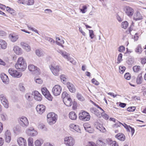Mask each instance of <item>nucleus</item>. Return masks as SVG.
<instances>
[{"instance_id":"obj_3","label":"nucleus","mask_w":146,"mask_h":146,"mask_svg":"<svg viewBox=\"0 0 146 146\" xmlns=\"http://www.w3.org/2000/svg\"><path fill=\"white\" fill-rule=\"evenodd\" d=\"M18 121L20 125L23 127H26L29 125V121L25 117L23 116L19 118Z\"/></svg>"},{"instance_id":"obj_39","label":"nucleus","mask_w":146,"mask_h":146,"mask_svg":"<svg viewBox=\"0 0 146 146\" xmlns=\"http://www.w3.org/2000/svg\"><path fill=\"white\" fill-rule=\"evenodd\" d=\"M19 88L21 91L23 92H25V89L24 86V85L22 83H21L19 84Z\"/></svg>"},{"instance_id":"obj_48","label":"nucleus","mask_w":146,"mask_h":146,"mask_svg":"<svg viewBox=\"0 0 146 146\" xmlns=\"http://www.w3.org/2000/svg\"><path fill=\"white\" fill-rule=\"evenodd\" d=\"M1 118L2 120L5 121L7 118V117L6 114L5 113H3L1 114Z\"/></svg>"},{"instance_id":"obj_61","label":"nucleus","mask_w":146,"mask_h":146,"mask_svg":"<svg viewBox=\"0 0 146 146\" xmlns=\"http://www.w3.org/2000/svg\"><path fill=\"white\" fill-rule=\"evenodd\" d=\"M35 81L36 83L38 84H42V80L39 78H38L35 79Z\"/></svg>"},{"instance_id":"obj_43","label":"nucleus","mask_w":146,"mask_h":146,"mask_svg":"<svg viewBox=\"0 0 146 146\" xmlns=\"http://www.w3.org/2000/svg\"><path fill=\"white\" fill-rule=\"evenodd\" d=\"M128 25V23L127 21L122 22L121 23L122 28L126 29Z\"/></svg>"},{"instance_id":"obj_24","label":"nucleus","mask_w":146,"mask_h":146,"mask_svg":"<svg viewBox=\"0 0 146 146\" xmlns=\"http://www.w3.org/2000/svg\"><path fill=\"white\" fill-rule=\"evenodd\" d=\"M35 53L38 57L42 56L44 55L45 53L41 49H37L35 50Z\"/></svg>"},{"instance_id":"obj_60","label":"nucleus","mask_w":146,"mask_h":146,"mask_svg":"<svg viewBox=\"0 0 146 146\" xmlns=\"http://www.w3.org/2000/svg\"><path fill=\"white\" fill-rule=\"evenodd\" d=\"M125 47L122 46H120L118 49V50L120 52H123L125 50Z\"/></svg>"},{"instance_id":"obj_11","label":"nucleus","mask_w":146,"mask_h":146,"mask_svg":"<svg viewBox=\"0 0 146 146\" xmlns=\"http://www.w3.org/2000/svg\"><path fill=\"white\" fill-rule=\"evenodd\" d=\"M0 100L4 107L8 108L9 107L8 101L3 94L0 95Z\"/></svg>"},{"instance_id":"obj_14","label":"nucleus","mask_w":146,"mask_h":146,"mask_svg":"<svg viewBox=\"0 0 146 146\" xmlns=\"http://www.w3.org/2000/svg\"><path fill=\"white\" fill-rule=\"evenodd\" d=\"M46 107L43 105H38L36 108V109L37 112L40 114H42L45 111Z\"/></svg>"},{"instance_id":"obj_56","label":"nucleus","mask_w":146,"mask_h":146,"mask_svg":"<svg viewBox=\"0 0 146 146\" xmlns=\"http://www.w3.org/2000/svg\"><path fill=\"white\" fill-rule=\"evenodd\" d=\"M125 79L127 80H129L131 78V77L129 75V73H125L124 76Z\"/></svg>"},{"instance_id":"obj_20","label":"nucleus","mask_w":146,"mask_h":146,"mask_svg":"<svg viewBox=\"0 0 146 146\" xmlns=\"http://www.w3.org/2000/svg\"><path fill=\"white\" fill-rule=\"evenodd\" d=\"M13 50L17 54L21 55L22 54V49L17 46H15L13 47Z\"/></svg>"},{"instance_id":"obj_37","label":"nucleus","mask_w":146,"mask_h":146,"mask_svg":"<svg viewBox=\"0 0 146 146\" xmlns=\"http://www.w3.org/2000/svg\"><path fill=\"white\" fill-rule=\"evenodd\" d=\"M76 97L80 101H83L84 100V98L79 93H77Z\"/></svg>"},{"instance_id":"obj_9","label":"nucleus","mask_w":146,"mask_h":146,"mask_svg":"<svg viewBox=\"0 0 146 146\" xmlns=\"http://www.w3.org/2000/svg\"><path fill=\"white\" fill-rule=\"evenodd\" d=\"M42 93L45 97L48 100H52V97L49 91L45 87L41 89Z\"/></svg>"},{"instance_id":"obj_26","label":"nucleus","mask_w":146,"mask_h":146,"mask_svg":"<svg viewBox=\"0 0 146 146\" xmlns=\"http://www.w3.org/2000/svg\"><path fill=\"white\" fill-rule=\"evenodd\" d=\"M90 111L91 112L94 113L97 116L100 115V113L99 111L94 108H91L90 109Z\"/></svg>"},{"instance_id":"obj_53","label":"nucleus","mask_w":146,"mask_h":146,"mask_svg":"<svg viewBox=\"0 0 146 146\" xmlns=\"http://www.w3.org/2000/svg\"><path fill=\"white\" fill-rule=\"evenodd\" d=\"M90 36L91 38L92 39L94 37V31L92 30H89Z\"/></svg>"},{"instance_id":"obj_25","label":"nucleus","mask_w":146,"mask_h":146,"mask_svg":"<svg viewBox=\"0 0 146 146\" xmlns=\"http://www.w3.org/2000/svg\"><path fill=\"white\" fill-rule=\"evenodd\" d=\"M70 128L73 129L79 133L81 132V130L78 125L74 124H72L70 125Z\"/></svg>"},{"instance_id":"obj_40","label":"nucleus","mask_w":146,"mask_h":146,"mask_svg":"<svg viewBox=\"0 0 146 146\" xmlns=\"http://www.w3.org/2000/svg\"><path fill=\"white\" fill-rule=\"evenodd\" d=\"M28 145L29 146H33V139L30 137L28 139Z\"/></svg>"},{"instance_id":"obj_41","label":"nucleus","mask_w":146,"mask_h":146,"mask_svg":"<svg viewBox=\"0 0 146 146\" xmlns=\"http://www.w3.org/2000/svg\"><path fill=\"white\" fill-rule=\"evenodd\" d=\"M43 142L42 141H41L39 140H37L35 142V146H41Z\"/></svg>"},{"instance_id":"obj_6","label":"nucleus","mask_w":146,"mask_h":146,"mask_svg":"<svg viewBox=\"0 0 146 146\" xmlns=\"http://www.w3.org/2000/svg\"><path fill=\"white\" fill-rule=\"evenodd\" d=\"M9 74L11 76L19 78L22 75L21 72H19L17 70L13 68H10L8 70Z\"/></svg>"},{"instance_id":"obj_64","label":"nucleus","mask_w":146,"mask_h":146,"mask_svg":"<svg viewBox=\"0 0 146 146\" xmlns=\"http://www.w3.org/2000/svg\"><path fill=\"white\" fill-rule=\"evenodd\" d=\"M84 126L85 129L86 130L87 128H89L91 126L88 123H85L84 124Z\"/></svg>"},{"instance_id":"obj_45","label":"nucleus","mask_w":146,"mask_h":146,"mask_svg":"<svg viewBox=\"0 0 146 146\" xmlns=\"http://www.w3.org/2000/svg\"><path fill=\"white\" fill-rule=\"evenodd\" d=\"M38 128L43 129L44 130L46 131L47 128L42 123H40L38 125Z\"/></svg>"},{"instance_id":"obj_36","label":"nucleus","mask_w":146,"mask_h":146,"mask_svg":"<svg viewBox=\"0 0 146 146\" xmlns=\"http://www.w3.org/2000/svg\"><path fill=\"white\" fill-rule=\"evenodd\" d=\"M31 94L29 93H27L25 95L26 98L29 101H31L32 100V97L31 96Z\"/></svg>"},{"instance_id":"obj_55","label":"nucleus","mask_w":146,"mask_h":146,"mask_svg":"<svg viewBox=\"0 0 146 146\" xmlns=\"http://www.w3.org/2000/svg\"><path fill=\"white\" fill-rule=\"evenodd\" d=\"M122 57V55L121 53H120L118 57L117 61L118 62H117V63H119L121 62Z\"/></svg>"},{"instance_id":"obj_35","label":"nucleus","mask_w":146,"mask_h":146,"mask_svg":"<svg viewBox=\"0 0 146 146\" xmlns=\"http://www.w3.org/2000/svg\"><path fill=\"white\" fill-rule=\"evenodd\" d=\"M57 51L58 53L61 54L64 58H65V57H67L66 55L68 54V53L66 52L63 51L61 50H57Z\"/></svg>"},{"instance_id":"obj_44","label":"nucleus","mask_w":146,"mask_h":146,"mask_svg":"<svg viewBox=\"0 0 146 146\" xmlns=\"http://www.w3.org/2000/svg\"><path fill=\"white\" fill-rule=\"evenodd\" d=\"M70 97L69 95L66 92H64L62 94V97L63 98V100H64V98H68Z\"/></svg>"},{"instance_id":"obj_54","label":"nucleus","mask_w":146,"mask_h":146,"mask_svg":"<svg viewBox=\"0 0 146 146\" xmlns=\"http://www.w3.org/2000/svg\"><path fill=\"white\" fill-rule=\"evenodd\" d=\"M117 121V122H116L115 124L113 125L114 127H120L121 125H122V123H121Z\"/></svg>"},{"instance_id":"obj_2","label":"nucleus","mask_w":146,"mask_h":146,"mask_svg":"<svg viewBox=\"0 0 146 146\" xmlns=\"http://www.w3.org/2000/svg\"><path fill=\"white\" fill-rule=\"evenodd\" d=\"M57 117V115L54 113H49L47 115V121L50 125H52L56 122Z\"/></svg>"},{"instance_id":"obj_15","label":"nucleus","mask_w":146,"mask_h":146,"mask_svg":"<svg viewBox=\"0 0 146 146\" xmlns=\"http://www.w3.org/2000/svg\"><path fill=\"white\" fill-rule=\"evenodd\" d=\"M26 132L28 135L31 136H34L37 134V131L34 130L33 128L27 129Z\"/></svg>"},{"instance_id":"obj_52","label":"nucleus","mask_w":146,"mask_h":146,"mask_svg":"<svg viewBox=\"0 0 146 146\" xmlns=\"http://www.w3.org/2000/svg\"><path fill=\"white\" fill-rule=\"evenodd\" d=\"M136 109V108L135 107H128L127 110L129 111H134Z\"/></svg>"},{"instance_id":"obj_47","label":"nucleus","mask_w":146,"mask_h":146,"mask_svg":"<svg viewBox=\"0 0 146 146\" xmlns=\"http://www.w3.org/2000/svg\"><path fill=\"white\" fill-rule=\"evenodd\" d=\"M85 130L90 133H94V129L91 126L89 128H87Z\"/></svg>"},{"instance_id":"obj_42","label":"nucleus","mask_w":146,"mask_h":146,"mask_svg":"<svg viewBox=\"0 0 146 146\" xmlns=\"http://www.w3.org/2000/svg\"><path fill=\"white\" fill-rule=\"evenodd\" d=\"M60 78L61 81L64 84H65L66 83V78L65 77L64 75H62L60 76Z\"/></svg>"},{"instance_id":"obj_10","label":"nucleus","mask_w":146,"mask_h":146,"mask_svg":"<svg viewBox=\"0 0 146 146\" xmlns=\"http://www.w3.org/2000/svg\"><path fill=\"white\" fill-rule=\"evenodd\" d=\"M65 143L68 146H73L74 143V140L71 137H66L64 138Z\"/></svg>"},{"instance_id":"obj_57","label":"nucleus","mask_w":146,"mask_h":146,"mask_svg":"<svg viewBox=\"0 0 146 146\" xmlns=\"http://www.w3.org/2000/svg\"><path fill=\"white\" fill-rule=\"evenodd\" d=\"M11 134L9 130H7L5 133V137H11Z\"/></svg>"},{"instance_id":"obj_51","label":"nucleus","mask_w":146,"mask_h":146,"mask_svg":"<svg viewBox=\"0 0 146 146\" xmlns=\"http://www.w3.org/2000/svg\"><path fill=\"white\" fill-rule=\"evenodd\" d=\"M34 0H27V5H33L34 3Z\"/></svg>"},{"instance_id":"obj_63","label":"nucleus","mask_w":146,"mask_h":146,"mask_svg":"<svg viewBox=\"0 0 146 146\" xmlns=\"http://www.w3.org/2000/svg\"><path fill=\"white\" fill-rule=\"evenodd\" d=\"M88 146H97L95 143L92 141L88 142Z\"/></svg>"},{"instance_id":"obj_30","label":"nucleus","mask_w":146,"mask_h":146,"mask_svg":"<svg viewBox=\"0 0 146 146\" xmlns=\"http://www.w3.org/2000/svg\"><path fill=\"white\" fill-rule=\"evenodd\" d=\"M0 45L2 49H5L7 47V43L4 40H0Z\"/></svg>"},{"instance_id":"obj_34","label":"nucleus","mask_w":146,"mask_h":146,"mask_svg":"<svg viewBox=\"0 0 146 146\" xmlns=\"http://www.w3.org/2000/svg\"><path fill=\"white\" fill-rule=\"evenodd\" d=\"M133 70L135 72H138L139 71L141 70V67L138 66H135L133 68Z\"/></svg>"},{"instance_id":"obj_4","label":"nucleus","mask_w":146,"mask_h":146,"mask_svg":"<svg viewBox=\"0 0 146 146\" xmlns=\"http://www.w3.org/2000/svg\"><path fill=\"white\" fill-rule=\"evenodd\" d=\"M28 69L32 73L35 75L40 74V70L39 68L32 64L29 65L28 67Z\"/></svg>"},{"instance_id":"obj_27","label":"nucleus","mask_w":146,"mask_h":146,"mask_svg":"<svg viewBox=\"0 0 146 146\" xmlns=\"http://www.w3.org/2000/svg\"><path fill=\"white\" fill-rule=\"evenodd\" d=\"M142 19V17L139 11H137L133 19L135 21L139 20Z\"/></svg>"},{"instance_id":"obj_5","label":"nucleus","mask_w":146,"mask_h":146,"mask_svg":"<svg viewBox=\"0 0 146 146\" xmlns=\"http://www.w3.org/2000/svg\"><path fill=\"white\" fill-rule=\"evenodd\" d=\"M53 74L55 76L59 75V72L61 70V69L59 66H54L51 65L49 66Z\"/></svg>"},{"instance_id":"obj_38","label":"nucleus","mask_w":146,"mask_h":146,"mask_svg":"<svg viewBox=\"0 0 146 146\" xmlns=\"http://www.w3.org/2000/svg\"><path fill=\"white\" fill-rule=\"evenodd\" d=\"M96 142L98 146H106L105 143L101 140H98Z\"/></svg>"},{"instance_id":"obj_31","label":"nucleus","mask_w":146,"mask_h":146,"mask_svg":"<svg viewBox=\"0 0 146 146\" xmlns=\"http://www.w3.org/2000/svg\"><path fill=\"white\" fill-rule=\"evenodd\" d=\"M96 128L102 132H105L106 131L105 128L103 126L100 124L98 125H97L96 127Z\"/></svg>"},{"instance_id":"obj_29","label":"nucleus","mask_w":146,"mask_h":146,"mask_svg":"<svg viewBox=\"0 0 146 146\" xmlns=\"http://www.w3.org/2000/svg\"><path fill=\"white\" fill-rule=\"evenodd\" d=\"M142 73L139 74L137 77L136 82L137 84H141L142 82L143 78L142 76Z\"/></svg>"},{"instance_id":"obj_23","label":"nucleus","mask_w":146,"mask_h":146,"mask_svg":"<svg viewBox=\"0 0 146 146\" xmlns=\"http://www.w3.org/2000/svg\"><path fill=\"white\" fill-rule=\"evenodd\" d=\"M115 137L121 141H124L125 139V135L122 133H119L115 135Z\"/></svg>"},{"instance_id":"obj_50","label":"nucleus","mask_w":146,"mask_h":146,"mask_svg":"<svg viewBox=\"0 0 146 146\" xmlns=\"http://www.w3.org/2000/svg\"><path fill=\"white\" fill-rule=\"evenodd\" d=\"M45 39L46 40L50 42L51 43H54L55 42V41L52 38L49 37H45Z\"/></svg>"},{"instance_id":"obj_21","label":"nucleus","mask_w":146,"mask_h":146,"mask_svg":"<svg viewBox=\"0 0 146 146\" xmlns=\"http://www.w3.org/2000/svg\"><path fill=\"white\" fill-rule=\"evenodd\" d=\"M21 46L27 52L31 50L30 46L27 44L23 42L20 43Z\"/></svg>"},{"instance_id":"obj_62","label":"nucleus","mask_w":146,"mask_h":146,"mask_svg":"<svg viewBox=\"0 0 146 146\" xmlns=\"http://www.w3.org/2000/svg\"><path fill=\"white\" fill-rule=\"evenodd\" d=\"M92 82L93 84H94L96 85H98L99 84V82L94 78L92 80Z\"/></svg>"},{"instance_id":"obj_1","label":"nucleus","mask_w":146,"mask_h":146,"mask_svg":"<svg viewBox=\"0 0 146 146\" xmlns=\"http://www.w3.org/2000/svg\"><path fill=\"white\" fill-rule=\"evenodd\" d=\"M26 63L23 58H19L15 64V67L17 69H19L21 71H24L27 68Z\"/></svg>"},{"instance_id":"obj_16","label":"nucleus","mask_w":146,"mask_h":146,"mask_svg":"<svg viewBox=\"0 0 146 146\" xmlns=\"http://www.w3.org/2000/svg\"><path fill=\"white\" fill-rule=\"evenodd\" d=\"M17 141L20 146H26L27 142L26 140L22 137H20L17 139Z\"/></svg>"},{"instance_id":"obj_22","label":"nucleus","mask_w":146,"mask_h":146,"mask_svg":"<svg viewBox=\"0 0 146 146\" xmlns=\"http://www.w3.org/2000/svg\"><path fill=\"white\" fill-rule=\"evenodd\" d=\"M1 77L3 82L6 84L8 83L9 80L8 76L5 74H2Z\"/></svg>"},{"instance_id":"obj_13","label":"nucleus","mask_w":146,"mask_h":146,"mask_svg":"<svg viewBox=\"0 0 146 146\" xmlns=\"http://www.w3.org/2000/svg\"><path fill=\"white\" fill-rule=\"evenodd\" d=\"M125 13L129 17L132 16L134 12L133 9L129 6L125 7L124 9Z\"/></svg>"},{"instance_id":"obj_17","label":"nucleus","mask_w":146,"mask_h":146,"mask_svg":"<svg viewBox=\"0 0 146 146\" xmlns=\"http://www.w3.org/2000/svg\"><path fill=\"white\" fill-rule=\"evenodd\" d=\"M67 86L69 90L72 93L75 92L76 89L74 86L71 83L68 82L67 83Z\"/></svg>"},{"instance_id":"obj_46","label":"nucleus","mask_w":146,"mask_h":146,"mask_svg":"<svg viewBox=\"0 0 146 146\" xmlns=\"http://www.w3.org/2000/svg\"><path fill=\"white\" fill-rule=\"evenodd\" d=\"M119 72L121 74H122L124 72L126 69V68L124 66H120L119 67Z\"/></svg>"},{"instance_id":"obj_18","label":"nucleus","mask_w":146,"mask_h":146,"mask_svg":"<svg viewBox=\"0 0 146 146\" xmlns=\"http://www.w3.org/2000/svg\"><path fill=\"white\" fill-rule=\"evenodd\" d=\"M63 101L64 104L68 106H71L72 104V100L70 97L64 98Z\"/></svg>"},{"instance_id":"obj_28","label":"nucleus","mask_w":146,"mask_h":146,"mask_svg":"<svg viewBox=\"0 0 146 146\" xmlns=\"http://www.w3.org/2000/svg\"><path fill=\"white\" fill-rule=\"evenodd\" d=\"M69 117L72 120H75L77 118V115L74 111H71L69 113Z\"/></svg>"},{"instance_id":"obj_33","label":"nucleus","mask_w":146,"mask_h":146,"mask_svg":"<svg viewBox=\"0 0 146 146\" xmlns=\"http://www.w3.org/2000/svg\"><path fill=\"white\" fill-rule=\"evenodd\" d=\"M67 57H65V58L67 59L70 62L72 63L73 64H76V62L74 60L70 57L69 56L68 54V53L66 55Z\"/></svg>"},{"instance_id":"obj_19","label":"nucleus","mask_w":146,"mask_h":146,"mask_svg":"<svg viewBox=\"0 0 146 146\" xmlns=\"http://www.w3.org/2000/svg\"><path fill=\"white\" fill-rule=\"evenodd\" d=\"M34 98L35 100L38 101H41L42 100V96L39 92L36 91L34 92Z\"/></svg>"},{"instance_id":"obj_8","label":"nucleus","mask_w":146,"mask_h":146,"mask_svg":"<svg viewBox=\"0 0 146 146\" xmlns=\"http://www.w3.org/2000/svg\"><path fill=\"white\" fill-rule=\"evenodd\" d=\"M62 88L59 85H56L53 88L52 92L54 95L55 96H58L60 94L61 92Z\"/></svg>"},{"instance_id":"obj_32","label":"nucleus","mask_w":146,"mask_h":146,"mask_svg":"<svg viewBox=\"0 0 146 146\" xmlns=\"http://www.w3.org/2000/svg\"><path fill=\"white\" fill-rule=\"evenodd\" d=\"M135 52L138 53L140 54L141 53L142 50L141 45L140 44H139L135 48Z\"/></svg>"},{"instance_id":"obj_59","label":"nucleus","mask_w":146,"mask_h":146,"mask_svg":"<svg viewBox=\"0 0 146 146\" xmlns=\"http://www.w3.org/2000/svg\"><path fill=\"white\" fill-rule=\"evenodd\" d=\"M27 0H18V2L19 3L27 5Z\"/></svg>"},{"instance_id":"obj_49","label":"nucleus","mask_w":146,"mask_h":146,"mask_svg":"<svg viewBox=\"0 0 146 146\" xmlns=\"http://www.w3.org/2000/svg\"><path fill=\"white\" fill-rule=\"evenodd\" d=\"M110 142L109 143L110 144H112V146H118V144L116 143L115 141H112V140L110 139H108Z\"/></svg>"},{"instance_id":"obj_12","label":"nucleus","mask_w":146,"mask_h":146,"mask_svg":"<svg viewBox=\"0 0 146 146\" xmlns=\"http://www.w3.org/2000/svg\"><path fill=\"white\" fill-rule=\"evenodd\" d=\"M9 37L11 41L15 42L17 41L19 38V36L16 33H13L10 34Z\"/></svg>"},{"instance_id":"obj_7","label":"nucleus","mask_w":146,"mask_h":146,"mask_svg":"<svg viewBox=\"0 0 146 146\" xmlns=\"http://www.w3.org/2000/svg\"><path fill=\"white\" fill-rule=\"evenodd\" d=\"M79 119L84 121H89L90 119V116L89 113L85 111H83L81 113L79 114Z\"/></svg>"},{"instance_id":"obj_58","label":"nucleus","mask_w":146,"mask_h":146,"mask_svg":"<svg viewBox=\"0 0 146 146\" xmlns=\"http://www.w3.org/2000/svg\"><path fill=\"white\" fill-rule=\"evenodd\" d=\"M87 9V7L86 5H84L83 6L82 9H80V11L82 13H85L86 12L85 10Z\"/></svg>"}]
</instances>
